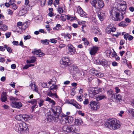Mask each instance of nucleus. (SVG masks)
Here are the masks:
<instances>
[{"label": "nucleus", "instance_id": "f257e3e1", "mask_svg": "<svg viewBox=\"0 0 134 134\" xmlns=\"http://www.w3.org/2000/svg\"><path fill=\"white\" fill-rule=\"evenodd\" d=\"M62 111V109L60 106L52 107L46 114L47 121L50 122H57L59 119V115Z\"/></svg>", "mask_w": 134, "mask_h": 134}, {"label": "nucleus", "instance_id": "f03ea898", "mask_svg": "<svg viewBox=\"0 0 134 134\" xmlns=\"http://www.w3.org/2000/svg\"><path fill=\"white\" fill-rule=\"evenodd\" d=\"M76 125H70L69 126H65L63 130L66 133L71 132L74 133L79 132L80 131L79 127L77 125H80L82 124V121L81 119H75V121Z\"/></svg>", "mask_w": 134, "mask_h": 134}, {"label": "nucleus", "instance_id": "7ed1b4c3", "mask_svg": "<svg viewBox=\"0 0 134 134\" xmlns=\"http://www.w3.org/2000/svg\"><path fill=\"white\" fill-rule=\"evenodd\" d=\"M123 10H118L116 8L114 7L110 12V16L112 19L116 21L122 20L124 18V15L126 12L124 10L125 7Z\"/></svg>", "mask_w": 134, "mask_h": 134}, {"label": "nucleus", "instance_id": "20e7f679", "mask_svg": "<svg viewBox=\"0 0 134 134\" xmlns=\"http://www.w3.org/2000/svg\"><path fill=\"white\" fill-rule=\"evenodd\" d=\"M104 125L106 127L113 130L118 129L121 126L119 121L114 119L108 120L105 122Z\"/></svg>", "mask_w": 134, "mask_h": 134}, {"label": "nucleus", "instance_id": "39448f33", "mask_svg": "<svg viewBox=\"0 0 134 134\" xmlns=\"http://www.w3.org/2000/svg\"><path fill=\"white\" fill-rule=\"evenodd\" d=\"M15 130L19 133H23L25 131L28 130L27 125L25 123H18L16 124L14 127Z\"/></svg>", "mask_w": 134, "mask_h": 134}, {"label": "nucleus", "instance_id": "423d86ee", "mask_svg": "<svg viewBox=\"0 0 134 134\" xmlns=\"http://www.w3.org/2000/svg\"><path fill=\"white\" fill-rule=\"evenodd\" d=\"M92 6L96 8L101 9L104 6L103 1L102 0H90Z\"/></svg>", "mask_w": 134, "mask_h": 134}, {"label": "nucleus", "instance_id": "0eeeda50", "mask_svg": "<svg viewBox=\"0 0 134 134\" xmlns=\"http://www.w3.org/2000/svg\"><path fill=\"white\" fill-rule=\"evenodd\" d=\"M57 88L58 86L57 85H54L53 84L52 86L50 87V91L47 93V95L49 97H55L56 98H58V97L57 94V93H53L51 91V90H55L57 91Z\"/></svg>", "mask_w": 134, "mask_h": 134}, {"label": "nucleus", "instance_id": "6e6552de", "mask_svg": "<svg viewBox=\"0 0 134 134\" xmlns=\"http://www.w3.org/2000/svg\"><path fill=\"white\" fill-rule=\"evenodd\" d=\"M88 106L92 109L96 110L99 108L100 104L99 103L92 100L90 102Z\"/></svg>", "mask_w": 134, "mask_h": 134}, {"label": "nucleus", "instance_id": "1a4fd4ad", "mask_svg": "<svg viewBox=\"0 0 134 134\" xmlns=\"http://www.w3.org/2000/svg\"><path fill=\"white\" fill-rule=\"evenodd\" d=\"M60 64L66 66H69L70 64L69 60L68 58L66 57H63L60 60Z\"/></svg>", "mask_w": 134, "mask_h": 134}, {"label": "nucleus", "instance_id": "9d476101", "mask_svg": "<svg viewBox=\"0 0 134 134\" xmlns=\"http://www.w3.org/2000/svg\"><path fill=\"white\" fill-rule=\"evenodd\" d=\"M97 93V88L92 87L90 88L89 90V96L91 97H94Z\"/></svg>", "mask_w": 134, "mask_h": 134}, {"label": "nucleus", "instance_id": "9b49d317", "mask_svg": "<svg viewBox=\"0 0 134 134\" xmlns=\"http://www.w3.org/2000/svg\"><path fill=\"white\" fill-rule=\"evenodd\" d=\"M121 3L118 4L117 6H116L114 8H116L118 10L121 9L123 10L124 7H125L124 10L126 11V4L125 2L124 1H121Z\"/></svg>", "mask_w": 134, "mask_h": 134}, {"label": "nucleus", "instance_id": "f8f14e48", "mask_svg": "<svg viewBox=\"0 0 134 134\" xmlns=\"http://www.w3.org/2000/svg\"><path fill=\"white\" fill-rule=\"evenodd\" d=\"M116 28L113 24H110L107 28L106 32L108 34H110L111 32H114L116 31Z\"/></svg>", "mask_w": 134, "mask_h": 134}, {"label": "nucleus", "instance_id": "ddd939ff", "mask_svg": "<svg viewBox=\"0 0 134 134\" xmlns=\"http://www.w3.org/2000/svg\"><path fill=\"white\" fill-rule=\"evenodd\" d=\"M67 46L68 47L69 51L72 54H74L76 52L75 47L71 44H68Z\"/></svg>", "mask_w": 134, "mask_h": 134}, {"label": "nucleus", "instance_id": "4468645a", "mask_svg": "<svg viewBox=\"0 0 134 134\" xmlns=\"http://www.w3.org/2000/svg\"><path fill=\"white\" fill-rule=\"evenodd\" d=\"M78 13L80 15H82L83 17H86L87 16V15L86 14V13L84 12L81 8L78 6L77 9Z\"/></svg>", "mask_w": 134, "mask_h": 134}, {"label": "nucleus", "instance_id": "2eb2a0df", "mask_svg": "<svg viewBox=\"0 0 134 134\" xmlns=\"http://www.w3.org/2000/svg\"><path fill=\"white\" fill-rule=\"evenodd\" d=\"M98 48V47L95 46L91 47L90 51V54L91 55H95L97 52Z\"/></svg>", "mask_w": 134, "mask_h": 134}, {"label": "nucleus", "instance_id": "dca6fc26", "mask_svg": "<svg viewBox=\"0 0 134 134\" xmlns=\"http://www.w3.org/2000/svg\"><path fill=\"white\" fill-rule=\"evenodd\" d=\"M107 98L106 95L104 94H100L96 98V100L97 101H99L102 99H104Z\"/></svg>", "mask_w": 134, "mask_h": 134}, {"label": "nucleus", "instance_id": "f3484780", "mask_svg": "<svg viewBox=\"0 0 134 134\" xmlns=\"http://www.w3.org/2000/svg\"><path fill=\"white\" fill-rule=\"evenodd\" d=\"M12 104L14 107L19 109L22 106V103L21 102L16 101L12 102Z\"/></svg>", "mask_w": 134, "mask_h": 134}, {"label": "nucleus", "instance_id": "a211bd4d", "mask_svg": "<svg viewBox=\"0 0 134 134\" xmlns=\"http://www.w3.org/2000/svg\"><path fill=\"white\" fill-rule=\"evenodd\" d=\"M33 54L34 55H38V57H42L44 55L43 53L40 50H36L35 49L32 51Z\"/></svg>", "mask_w": 134, "mask_h": 134}, {"label": "nucleus", "instance_id": "6ab92c4d", "mask_svg": "<svg viewBox=\"0 0 134 134\" xmlns=\"http://www.w3.org/2000/svg\"><path fill=\"white\" fill-rule=\"evenodd\" d=\"M7 98L6 92H3L2 93L1 97V100L2 102H4L7 100Z\"/></svg>", "mask_w": 134, "mask_h": 134}, {"label": "nucleus", "instance_id": "aec40b11", "mask_svg": "<svg viewBox=\"0 0 134 134\" xmlns=\"http://www.w3.org/2000/svg\"><path fill=\"white\" fill-rule=\"evenodd\" d=\"M66 122L69 124H71L74 121V119L71 116H66Z\"/></svg>", "mask_w": 134, "mask_h": 134}, {"label": "nucleus", "instance_id": "412c9836", "mask_svg": "<svg viewBox=\"0 0 134 134\" xmlns=\"http://www.w3.org/2000/svg\"><path fill=\"white\" fill-rule=\"evenodd\" d=\"M116 102L119 104H120L122 100L121 96L120 94L118 93H116Z\"/></svg>", "mask_w": 134, "mask_h": 134}, {"label": "nucleus", "instance_id": "4be33fe9", "mask_svg": "<svg viewBox=\"0 0 134 134\" xmlns=\"http://www.w3.org/2000/svg\"><path fill=\"white\" fill-rule=\"evenodd\" d=\"M98 16L99 19L102 21L105 17V14L102 12H98Z\"/></svg>", "mask_w": 134, "mask_h": 134}, {"label": "nucleus", "instance_id": "5701e85b", "mask_svg": "<svg viewBox=\"0 0 134 134\" xmlns=\"http://www.w3.org/2000/svg\"><path fill=\"white\" fill-rule=\"evenodd\" d=\"M27 13V10L26 9L21 8L19 12V15L20 16H23Z\"/></svg>", "mask_w": 134, "mask_h": 134}, {"label": "nucleus", "instance_id": "b1692460", "mask_svg": "<svg viewBox=\"0 0 134 134\" xmlns=\"http://www.w3.org/2000/svg\"><path fill=\"white\" fill-rule=\"evenodd\" d=\"M60 123L63 125L65 124L66 123H67L66 122V116L65 115V116H63V117H62L61 119L60 120Z\"/></svg>", "mask_w": 134, "mask_h": 134}, {"label": "nucleus", "instance_id": "393cba45", "mask_svg": "<svg viewBox=\"0 0 134 134\" xmlns=\"http://www.w3.org/2000/svg\"><path fill=\"white\" fill-rule=\"evenodd\" d=\"M116 93L114 94L113 95H111L109 97V99L110 102H114V101H116Z\"/></svg>", "mask_w": 134, "mask_h": 134}, {"label": "nucleus", "instance_id": "a878e982", "mask_svg": "<svg viewBox=\"0 0 134 134\" xmlns=\"http://www.w3.org/2000/svg\"><path fill=\"white\" fill-rule=\"evenodd\" d=\"M72 105L75 107L76 108L78 109H80L81 108V106L78 103L76 102L75 100L74 101V103Z\"/></svg>", "mask_w": 134, "mask_h": 134}, {"label": "nucleus", "instance_id": "bb28decb", "mask_svg": "<svg viewBox=\"0 0 134 134\" xmlns=\"http://www.w3.org/2000/svg\"><path fill=\"white\" fill-rule=\"evenodd\" d=\"M44 101L42 99H37V102L38 103L40 107L42 106L43 104Z\"/></svg>", "mask_w": 134, "mask_h": 134}, {"label": "nucleus", "instance_id": "cd10ccee", "mask_svg": "<svg viewBox=\"0 0 134 134\" xmlns=\"http://www.w3.org/2000/svg\"><path fill=\"white\" fill-rule=\"evenodd\" d=\"M45 100L50 102L53 105H54L55 104V103L54 100L51 99L50 98L48 97H46L45 99Z\"/></svg>", "mask_w": 134, "mask_h": 134}, {"label": "nucleus", "instance_id": "c85d7f7f", "mask_svg": "<svg viewBox=\"0 0 134 134\" xmlns=\"http://www.w3.org/2000/svg\"><path fill=\"white\" fill-rule=\"evenodd\" d=\"M36 60V58L34 56H32V58L31 59V60H27L26 61V63L27 64H30L34 62Z\"/></svg>", "mask_w": 134, "mask_h": 134}, {"label": "nucleus", "instance_id": "c756f323", "mask_svg": "<svg viewBox=\"0 0 134 134\" xmlns=\"http://www.w3.org/2000/svg\"><path fill=\"white\" fill-rule=\"evenodd\" d=\"M104 88L102 87H99L97 90V93L100 94H104Z\"/></svg>", "mask_w": 134, "mask_h": 134}, {"label": "nucleus", "instance_id": "7c9ffc66", "mask_svg": "<svg viewBox=\"0 0 134 134\" xmlns=\"http://www.w3.org/2000/svg\"><path fill=\"white\" fill-rule=\"evenodd\" d=\"M62 27L60 24H57L56 26L53 28V30L56 31H58L61 29Z\"/></svg>", "mask_w": 134, "mask_h": 134}, {"label": "nucleus", "instance_id": "2f4dec72", "mask_svg": "<svg viewBox=\"0 0 134 134\" xmlns=\"http://www.w3.org/2000/svg\"><path fill=\"white\" fill-rule=\"evenodd\" d=\"M76 19V18L75 16H72L69 15H67V19L68 20H70V21H72Z\"/></svg>", "mask_w": 134, "mask_h": 134}, {"label": "nucleus", "instance_id": "473e14b6", "mask_svg": "<svg viewBox=\"0 0 134 134\" xmlns=\"http://www.w3.org/2000/svg\"><path fill=\"white\" fill-rule=\"evenodd\" d=\"M0 29L3 31H6L8 29V27L6 25H2L0 27Z\"/></svg>", "mask_w": 134, "mask_h": 134}, {"label": "nucleus", "instance_id": "72a5a7b5", "mask_svg": "<svg viewBox=\"0 0 134 134\" xmlns=\"http://www.w3.org/2000/svg\"><path fill=\"white\" fill-rule=\"evenodd\" d=\"M82 40L84 42L83 43L85 45L87 46L89 43V42L86 38H83L82 39Z\"/></svg>", "mask_w": 134, "mask_h": 134}, {"label": "nucleus", "instance_id": "f704fd0d", "mask_svg": "<svg viewBox=\"0 0 134 134\" xmlns=\"http://www.w3.org/2000/svg\"><path fill=\"white\" fill-rule=\"evenodd\" d=\"M93 32L94 33L99 35H101V31L99 29L94 30L93 31Z\"/></svg>", "mask_w": 134, "mask_h": 134}, {"label": "nucleus", "instance_id": "c9c22d12", "mask_svg": "<svg viewBox=\"0 0 134 134\" xmlns=\"http://www.w3.org/2000/svg\"><path fill=\"white\" fill-rule=\"evenodd\" d=\"M118 25L120 26L125 27L127 25L124 21H122L118 24Z\"/></svg>", "mask_w": 134, "mask_h": 134}, {"label": "nucleus", "instance_id": "e433bc0d", "mask_svg": "<svg viewBox=\"0 0 134 134\" xmlns=\"http://www.w3.org/2000/svg\"><path fill=\"white\" fill-rule=\"evenodd\" d=\"M60 18L63 21H65L66 20V19H67V15L65 14H62L61 17Z\"/></svg>", "mask_w": 134, "mask_h": 134}, {"label": "nucleus", "instance_id": "4c0bfd02", "mask_svg": "<svg viewBox=\"0 0 134 134\" xmlns=\"http://www.w3.org/2000/svg\"><path fill=\"white\" fill-rule=\"evenodd\" d=\"M8 99L9 100L11 101H12L13 102H14V101L17 100H18V99L17 98H15L12 96L9 97H8Z\"/></svg>", "mask_w": 134, "mask_h": 134}, {"label": "nucleus", "instance_id": "58836bf2", "mask_svg": "<svg viewBox=\"0 0 134 134\" xmlns=\"http://www.w3.org/2000/svg\"><path fill=\"white\" fill-rule=\"evenodd\" d=\"M32 89L33 90V91H34L39 94L38 88L36 86L35 84H34L33 89Z\"/></svg>", "mask_w": 134, "mask_h": 134}, {"label": "nucleus", "instance_id": "ea45409f", "mask_svg": "<svg viewBox=\"0 0 134 134\" xmlns=\"http://www.w3.org/2000/svg\"><path fill=\"white\" fill-rule=\"evenodd\" d=\"M21 115H18L16 116L15 117V119L18 120H21Z\"/></svg>", "mask_w": 134, "mask_h": 134}, {"label": "nucleus", "instance_id": "a19ab883", "mask_svg": "<svg viewBox=\"0 0 134 134\" xmlns=\"http://www.w3.org/2000/svg\"><path fill=\"white\" fill-rule=\"evenodd\" d=\"M128 112L131 113L132 116L134 117V109H130L129 110H128Z\"/></svg>", "mask_w": 134, "mask_h": 134}, {"label": "nucleus", "instance_id": "79ce46f5", "mask_svg": "<svg viewBox=\"0 0 134 134\" xmlns=\"http://www.w3.org/2000/svg\"><path fill=\"white\" fill-rule=\"evenodd\" d=\"M48 40H42L41 41V42L43 44L45 45H47L48 44Z\"/></svg>", "mask_w": 134, "mask_h": 134}, {"label": "nucleus", "instance_id": "37998d69", "mask_svg": "<svg viewBox=\"0 0 134 134\" xmlns=\"http://www.w3.org/2000/svg\"><path fill=\"white\" fill-rule=\"evenodd\" d=\"M12 5V9L15 10H16L18 8V6L15 3H13Z\"/></svg>", "mask_w": 134, "mask_h": 134}, {"label": "nucleus", "instance_id": "c03bdc74", "mask_svg": "<svg viewBox=\"0 0 134 134\" xmlns=\"http://www.w3.org/2000/svg\"><path fill=\"white\" fill-rule=\"evenodd\" d=\"M58 12L60 13L61 14L63 13V10L62 8L61 7H59L58 8Z\"/></svg>", "mask_w": 134, "mask_h": 134}, {"label": "nucleus", "instance_id": "a18cd8bd", "mask_svg": "<svg viewBox=\"0 0 134 134\" xmlns=\"http://www.w3.org/2000/svg\"><path fill=\"white\" fill-rule=\"evenodd\" d=\"M46 0H41V5L44 6L46 3Z\"/></svg>", "mask_w": 134, "mask_h": 134}, {"label": "nucleus", "instance_id": "49530a36", "mask_svg": "<svg viewBox=\"0 0 134 134\" xmlns=\"http://www.w3.org/2000/svg\"><path fill=\"white\" fill-rule=\"evenodd\" d=\"M41 17V16H40L39 17L36 18L35 19V21L37 23H40V21Z\"/></svg>", "mask_w": 134, "mask_h": 134}, {"label": "nucleus", "instance_id": "de8ad7c7", "mask_svg": "<svg viewBox=\"0 0 134 134\" xmlns=\"http://www.w3.org/2000/svg\"><path fill=\"white\" fill-rule=\"evenodd\" d=\"M49 41L50 42L54 44L56 43L57 42V41L54 38L50 39Z\"/></svg>", "mask_w": 134, "mask_h": 134}, {"label": "nucleus", "instance_id": "09e8293b", "mask_svg": "<svg viewBox=\"0 0 134 134\" xmlns=\"http://www.w3.org/2000/svg\"><path fill=\"white\" fill-rule=\"evenodd\" d=\"M37 99H34L32 100L31 104L32 105H36Z\"/></svg>", "mask_w": 134, "mask_h": 134}, {"label": "nucleus", "instance_id": "8fccbe9b", "mask_svg": "<svg viewBox=\"0 0 134 134\" xmlns=\"http://www.w3.org/2000/svg\"><path fill=\"white\" fill-rule=\"evenodd\" d=\"M75 101V100H74V99H71V100H68L67 102V103L69 104L73 105V103H74V101Z\"/></svg>", "mask_w": 134, "mask_h": 134}, {"label": "nucleus", "instance_id": "3c124183", "mask_svg": "<svg viewBox=\"0 0 134 134\" xmlns=\"http://www.w3.org/2000/svg\"><path fill=\"white\" fill-rule=\"evenodd\" d=\"M103 74L101 72H98L96 76L97 77H102L104 76Z\"/></svg>", "mask_w": 134, "mask_h": 134}, {"label": "nucleus", "instance_id": "603ef678", "mask_svg": "<svg viewBox=\"0 0 134 134\" xmlns=\"http://www.w3.org/2000/svg\"><path fill=\"white\" fill-rule=\"evenodd\" d=\"M11 34V32H8L5 33V35L7 38H9Z\"/></svg>", "mask_w": 134, "mask_h": 134}, {"label": "nucleus", "instance_id": "864d4df0", "mask_svg": "<svg viewBox=\"0 0 134 134\" xmlns=\"http://www.w3.org/2000/svg\"><path fill=\"white\" fill-rule=\"evenodd\" d=\"M108 94L109 97L114 94L113 91L112 90L108 91Z\"/></svg>", "mask_w": 134, "mask_h": 134}, {"label": "nucleus", "instance_id": "5fc2aeb1", "mask_svg": "<svg viewBox=\"0 0 134 134\" xmlns=\"http://www.w3.org/2000/svg\"><path fill=\"white\" fill-rule=\"evenodd\" d=\"M7 12L8 14L9 15H12L13 14V11L10 9H8L7 10Z\"/></svg>", "mask_w": 134, "mask_h": 134}, {"label": "nucleus", "instance_id": "6e6d98bb", "mask_svg": "<svg viewBox=\"0 0 134 134\" xmlns=\"http://www.w3.org/2000/svg\"><path fill=\"white\" fill-rule=\"evenodd\" d=\"M26 115H21V120L23 119H24V120H26L27 119V118L26 116Z\"/></svg>", "mask_w": 134, "mask_h": 134}, {"label": "nucleus", "instance_id": "4d7b16f0", "mask_svg": "<svg viewBox=\"0 0 134 134\" xmlns=\"http://www.w3.org/2000/svg\"><path fill=\"white\" fill-rule=\"evenodd\" d=\"M31 36L29 35H28L26 36H25L24 37V39L25 40L29 39L30 38H31Z\"/></svg>", "mask_w": 134, "mask_h": 134}, {"label": "nucleus", "instance_id": "13d9d810", "mask_svg": "<svg viewBox=\"0 0 134 134\" xmlns=\"http://www.w3.org/2000/svg\"><path fill=\"white\" fill-rule=\"evenodd\" d=\"M53 3V0H48V5H52Z\"/></svg>", "mask_w": 134, "mask_h": 134}, {"label": "nucleus", "instance_id": "bf43d9fd", "mask_svg": "<svg viewBox=\"0 0 134 134\" xmlns=\"http://www.w3.org/2000/svg\"><path fill=\"white\" fill-rule=\"evenodd\" d=\"M107 55L108 56H110L111 53V51L110 50H107L106 51Z\"/></svg>", "mask_w": 134, "mask_h": 134}, {"label": "nucleus", "instance_id": "052dcab7", "mask_svg": "<svg viewBox=\"0 0 134 134\" xmlns=\"http://www.w3.org/2000/svg\"><path fill=\"white\" fill-rule=\"evenodd\" d=\"M83 103L84 104H87L89 103L88 100V99H85V100L83 101Z\"/></svg>", "mask_w": 134, "mask_h": 134}, {"label": "nucleus", "instance_id": "680f3d73", "mask_svg": "<svg viewBox=\"0 0 134 134\" xmlns=\"http://www.w3.org/2000/svg\"><path fill=\"white\" fill-rule=\"evenodd\" d=\"M115 92L116 93H117L119 92L120 91V89H119L118 87H115Z\"/></svg>", "mask_w": 134, "mask_h": 134}, {"label": "nucleus", "instance_id": "e2e57ef3", "mask_svg": "<svg viewBox=\"0 0 134 134\" xmlns=\"http://www.w3.org/2000/svg\"><path fill=\"white\" fill-rule=\"evenodd\" d=\"M71 36L69 34H67L65 36V37L66 38H68L69 39L71 38Z\"/></svg>", "mask_w": 134, "mask_h": 134}, {"label": "nucleus", "instance_id": "0e129e2a", "mask_svg": "<svg viewBox=\"0 0 134 134\" xmlns=\"http://www.w3.org/2000/svg\"><path fill=\"white\" fill-rule=\"evenodd\" d=\"M23 25V23L19 21L17 23V26L18 27V26H21Z\"/></svg>", "mask_w": 134, "mask_h": 134}, {"label": "nucleus", "instance_id": "69168bd1", "mask_svg": "<svg viewBox=\"0 0 134 134\" xmlns=\"http://www.w3.org/2000/svg\"><path fill=\"white\" fill-rule=\"evenodd\" d=\"M41 86L43 88H45L47 86V83L43 82L41 84Z\"/></svg>", "mask_w": 134, "mask_h": 134}, {"label": "nucleus", "instance_id": "338daca9", "mask_svg": "<svg viewBox=\"0 0 134 134\" xmlns=\"http://www.w3.org/2000/svg\"><path fill=\"white\" fill-rule=\"evenodd\" d=\"M12 43L14 45H19L18 42L17 41H13Z\"/></svg>", "mask_w": 134, "mask_h": 134}, {"label": "nucleus", "instance_id": "774afa93", "mask_svg": "<svg viewBox=\"0 0 134 134\" xmlns=\"http://www.w3.org/2000/svg\"><path fill=\"white\" fill-rule=\"evenodd\" d=\"M128 36H129V34H125L124 35V38L126 40H127Z\"/></svg>", "mask_w": 134, "mask_h": 134}]
</instances>
